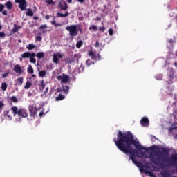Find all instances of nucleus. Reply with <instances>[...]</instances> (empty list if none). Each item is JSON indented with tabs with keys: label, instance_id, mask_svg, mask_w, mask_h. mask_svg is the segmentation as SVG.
<instances>
[{
	"label": "nucleus",
	"instance_id": "1",
	"mask_svg": "<svg viewBox=\"0 0 177 177\" xmlns=\"http://www.w3.org/2000/svg\"><path fill=\"white\" fill-rule=\"evenodd\" d=\"M114 143L120 151L125 154H130V160L136 158L135 156H136V150L132 148L133 144H132V141H131V138L127 131L122 132L121 130H119L117 133V138H114Z\"/></svg>",
	"mask_w": 177,
	"mask_h": 177
},
{
	"label": "nucleus",
	"instance_id": "2",
	"mask_svg": "<svg viewBox=\"0 0 177 177\" xmlns=\"http://www.w3.org/2000/svg\"><path fill=\"white\" fill-rule=\"evenodd\" d=\"M161 151H158L156 156L158 157L156 159L154 158V155L150 154L151 161L155 165L164 168L166 167L164 162H167L170 165H175L177 162V153L171 155V158L168 157L169 153H171V149L167 147H161Z\"/></svg>",
	"mask_w": 177,
	"mask_h": 177
},
{
	"label": "nucleus",
	"instance_id": "3",
	"mask_svg": "<svg viewBox=\"0 0 177 177\" xmlns=\"http://www.w3.org/2000/svg\"><path fill=\"white\" fill-rule=\"evenodd\" d=\"M127 133L131 141V143L133 144V146H135L136 149H137V157H139L140 158H143V157H145L146 154H147L149 151V148L142 146L139 141H136L133 138V134H132L131 131H127Z\"/></svg>",
	"mask_w": 177,
	"mask_h": 177
},
{
	"label": "nucleus",
	"instance_id": "4",
	"mask_svg": "<svg viewBox=\"0 0 177 177\" xmlns=\"http://www.w3.org/2000/svg\"><path fill=\"white\" fill-rule=\"evenodd\" d=\"M10 110L14 117H16L17 115H18L19 118H27V117H28L27 110L25 109H19L17 106H12Z\"/></svg>",
	"mask_w": 177,
	"mask_h": 177
},
{
	"label": "nucleus",
	"instance_id": "5",
	"mask_svg": "<svg viewBox=\"0 0 177 177\" xmlns=\"http://www.w3.org/2000/svg\"><path fill=\"white\" fill-rule=\"evenodd\" d=\"M66 30L69 32L71 37H77V35H78L77 25L68 26L66 27Z\"/></svg>",
	"mask_w": 177,
	"mask_h": 177
},
{
	"label": "nucleus",
	"instance_id": "6",
	"mask_svg": "<svg viewBox=\"0 0 177 177\" xmlns=\"http://www.w3.org/2000/svg\"><path fill=\"white\" fill-rule=\"evenodd\" d=\"M16 3L19 4V8L21 10H26L27 8V1L26 0H15Z\"/></svg>",
	"mask_w": 177,
	"mask_h": 177
},
{
	"label": "nucleus",
	"instance_id": "7",
	"mask_svg": "<svg viewBox=\"0 0 177 177\" xmlns=\"http://www.w3.org/2000/svg\"><path fill=\"white\" fill-rule=\"evenodd\" d=\"M57 78L58 81H61L62 84H67V82H68V80H70V76H68V75L63 74L62 76L59 75Z\"/></svg>",
	"mask_w": 177,
	"mask_h": 177
},
{
	"label": "nucleus",
	"instance_id": "8",
	"mask_svg": "<svg viewBox=\"0 0 177 177\" xmlns=\"http://www.w3.org/2000/svg\"><path fill=\"white\" fill-rule=\"evenodd\" d=\"M59 59H63V55L60 53H54L53 55V62L55 64H59Z\"/></svg>",
	"mask_w": 177,
	"mask_h": 177
},
{
	"label": "nucleus",
	"instance_id": "9",
	"mask_svg": "<svg viewBox=\"0 0 177 177\" xmlns=\"http://www.w3.org/2000/svg\"><path fill=\"white\" fill-rule=\"evenodd\" d=\"M58 6L61 10H67L68 9V6L64 0H61L58 3Z\"/></svg>",
	"mask_w": 177,
	"mask_h": 177
},
{
	"label": "nucleus",
	"instance_id": "10",
	"mask_svg": "<svg viewBox=\"0 0 177 177\" xmlns=\"http://www.w3.org/2000/svg\"><path fill=\"white\" fill-rule=\"evenodd\" d=\"M140 124L142 125V127H149V125H150L149 119L146 117L142 118L140 120Z\"/></svg>",
	"mask_w": 177,
	"mask_h": 177
},
{
	"label": "nucleus",
	"instance_id": "11",
	"mask_svg": "<svg viewBox=\"0 0 177 177\" xmlns=\"http://www.w3.org/2000/svg\"><path fill=\"white\" fill-rule=\"evenodd\" d=\"M38 109L32 106H29V111L30 113V117H35L37 115V111Z\"/></svg>",
	"mask_w": 177,
	"mask_h": 177
},
{
	"label": "nucleus",
	"instance_id": "12",
	"mask_svg": "<svg viewBox=\"0 0 177 177\" xmlns=\"http://www.w3.org/2000/svg\"><path fill=\"white\" fill-rule=\"evenodd\" d=\"M14 71L17 74H23V70L21 69V66H20V65H19V64H16L14 66Z\"/></svg>",
	"mask_w": 177,
	"mask_h": 177
},
{
	"label": "nucleus",
	"instance_id": "13",
	"mask_svg": "<svg viewBox=\"0 0 177 177\" xmlns=\"http://www.w3.org/2000/svg\"><path fill=\"white\" fill-rule=\"evenodd\" d=\"M64 92V93L66 95H67L68 93V92H70V87L68 86H62V90H60V88H57V92Z\"/></svg>",
	"mask_w": 177,
	"mask_h": 177
},
{
	"label": "nucleus",
	"instance_id": "14",
	"mask_svg": "<svg viewBox=\"0 0 177 177\" xmlns=\"http://www.w3.org/2000/svg\"><path fill=\"white\" fill-rule=\"evenodd\" d=\"M167 85H171L174 82V71H171L169 75V81H166Z\"/></svg>",
	"mask_w": 177,
	"mask_h": 177
},
{
	"label": "nucleus",
	"instance_id": "15",
	"mask_svg": "<svg viewBox=\"0 0 177 177\" xmlns=\"http://www.w3.org/2000/svg\"><path fill=\"white\" fill-rule=\"evenodd\" d=\"M35 56H37V54L35 53H32L31 55L30 56L29 62L30 63H33V64H35L37 63V59H35Z\"/></svg>",
	"mask_w": 177,
	"mask_h": 177
},
{
	"label": "nucleus",
	"instance_id": "16",
	"mask_svg": "<svg viewBox=\"0 0 177 177\" xmlns=\"http://www.w3.org/2000/svg\"><path fill=\"white\" fill-rule=\"evenodd\" d=\"M88 55L93 60H97V55L93 51L89 50Z\"/></svg>",
	"mask_w": 177,
	"mask_h": 177
},
{
	"label": "nucleus",
	"instance_id": "17",
	"mask_svg": "<svg viewBox=\"0 0 177 177\" xmlns=\"http://www.w3.org/2000/svg\"><path fill=\"white\" fill-rule=\"evenodd\" d=\"M10 113V111L9 110L5 111L3 113L4 117L5 118H7L8 121H12V116L9 115Z\"/></svg>",
	"mask_w": 177,
	"mask_h": 177
},
{
	"label": "nucleus",
	"instance_id": "18",
	"mask_svg": "<svg viewBox=\"0 0 177 177\" xmlns=\"http://www.w3.org/2000/svg\"><path fill=\"white\" fill-rule=\"evenodd\" d=\"M5 9V5L0 3V12L3 15V16H8V12L6 10H3Z\"/></svg>",
	"mask_w": 177,
	"mask_h": 177
},
{
	"label": "nucleus",
	"instance_id": "19",
	"mask_svg": "<svg viewBox=\"0 0 177 177\" xmlns=\"http://www.w3.org/2000/svg\"><path fill=\"white\" fill-rule=\"evenodd\" d=\"M4 6L6 7L8 10H10L12 9V8H13V4L12 3L11 1H7L5 3Z\"/></svg>",
	"mask_w": 177,
	"mask_h": 177
},
{
	"label": "nucleus",
	"instance_id": "20",
	"mask_svg": "<svg viewBox=\"0 0 177 177\" xmlns=\"http://www.w3.org/2000/svg\"><path fill=\"white\" fill-rule=\"evenodd\" d=\"M31 56V53L30 52H25L21 55L22 59H28Z\"/></svg>",
	"mask_w": 177,
	"mask_h": 177
},
{
	"label": "nucleus",
	"instance_id": "21",
	"mask_svg": "<svg viewBox=\"0 0 177 177\" xmlns=\"http://www.w3.org/2000/svg\"><path fill=\"white\" fill-rule=\"evenodd\" d=\"M20 28H21V26H17V25L16 24H15L14 27L12 29V32H17V31H19L20 30Z\"/></svg>",
	"mask_w": 177,
	"mask_h": 177
},
{
	"label": "nucleus",
	"instance_id": "22",
	"mask_svg": "<svg viewBox=\"0 0 177 177\" xmlns=\"http://www.w3.org/2000/svg\"><path fill=\"white\" fill-rule=\"evenodd\" d=\"M67 16H68V12H66L64 14L62 12L57 13V17H67Z\"/></svg>",
	"mask_w": 177,
	"mask_h": 177
},
{
	"label": "nucleus",
	"instance_id": "23",
	"mask_svg": "<svg viewBox=\"0 0 177 177\" xmlns=\"http://www.w3.org/2000/svg\"><path fill=\"white\" fill-rule=\"evenodd\" d=\"M27 71L28 74H34V68H32V66H31V64L28 65Z\"/></svg>",
	"mask_w": 177,
	"mask_h": 177
},
{
	"label": "nucleus",
	"instance_id": "24",
	"mask_svg": "<svg viewBox=\"0 0 177 177\" xmlns=\"http://www.w3.org/2000/svg\"><path fill=\"white\" fill-rule=\"evenodd\" d=\"M36 56L38 59H42L43 57H45V53L39 52L37 53Z\"/></svg>",
	"mask_w": 177,
	"mask_h": 177
},
{
	"label": "nucleus",
	"instance_id": "25",
	"mask_svg": "<svg viewBox=\"0 0 177 177\" xmlns=\"http://www.w3.org/2000/svg\"><path fill=\"white\" fill-rule=\"evenodd\" d=\"M32 85V83H31V82L27 81L26 85L24 86V89H30Z\"/></svg>",
	"mask_w": 177,
	"mask_h": 177
},
{
	"label": "nucleus",
	"instance_id": "26",
	"mask_svg": "<svg viewBox=\"0 0 177 177\" xmlns=\"http://www.w3.org/2000/svg\"><path fill=\"white\" fill-rule=\"evenodd\" d=\"M26 49H28V50H32V49H35V45L29 44L26 46Z\"/></svg>",
	"mask_w": 177,
	"mask_h": 177
},
{
	"label": "nucleus",
	"instance_id": "27",
	"mask_svg": "<svg viewBox=\"0 0 177 177\" xmlns=\"http://www.w3.org/2000/svg\"><path fill=\"white\" fill-rule=\"evenodd\" d=\"M136 167H138V168H140L141 171H143V168H145V167L143 165L142 162H138V163L136 165Z\"/></svg>",
	"mask_w": 177,
	"mask_h": 177
},
{
	"label": "nucleus",
	"instance_id": "28",
	"mask_svg": "<svg viewBox=\"0 0 177 177\" xmlns=\"http://www.w3.org/2000/svg\"><path fill=\"white\" fill-rule=\"evenodd\" d=\"M23 77H19L18 79H17V85H19V86H21L23 85Z\"/></svg>",
	"mask_w": 177,
	"mask_h": 177
},
{
	"label": "nucleus",
	"instance_id": "29",
	"mask_svg": "<svg viewBox=\"0 0 177 177\" xmlns=\"http://www.w3.org/2000/svg\"><path fill=\"white\" fill-rule=\"evenodd\" d=\"M145 174H149V176L151 177H156V176L154 175V173H153V171H150L149 170H144Z\"/></svg>",
	"mask_w": 177,
	"mask_h": 177
},
{
	"label": "nucleus",
	"instance_id": "30",
	"mask_svg": "<svg viewBox=\"0 0 177 177\" xmlns=\"http://www.w3.org/2000/svg\"><path fill=\"white\" fill-rule=\"evenodd\" d=\"M84 42L82 41V40L78 41L76 44V48H77V49H80V48L82 46Z\"/></svg>",
	"mask_w": 177,
	"mask_h": 177
},
{
	"label": "nucleus",
	"instance_id": "31",
	"mask_svg": "<svg viewBox=\"0 0 177 177\" xmlns=\"http://www.w3.org/2000/svg\"><path fill=\"white\" fill-rule=\"evenodd\" d=\"M39 77H41V78H44L45 75H46V71H41L39 72Z\"/></svg>",
	"mask_w": 177,
	"mask_h": 177
},
{
	"label": "nucleus",
	"instance_id": "32",
	"mask_svg": "<svg viewBox=\"0 0 177 177\" xmlns=\"http://www.w3.org/2000/svg\"><path fill=\"white\" fill-rule=\"evenodd\" d=\"M86 64H87V67H89V66H92L93 64H95V62H92V60H91V59H88L86 62Z\"/></svg>",
	"mask_w": 177,
	"mask_h": 177
},
{
	"label": "nucleus",
	"instance_id": "33",
	"mask_svg": "<svg viewBox=\"0 0 177 177\" xmlns=\"http://www.w3.org/2000/svg\"><path fill=\"white\" fill-rule=\"evenodd\" d=\"M10 100L11 102H12L13 103H17V102H19V100H17V97H16V96H12V97H10Z\"/></svg>",
	"mask_w": 177,
	"mask_h": 177
},
{
	"label": "nucleus",
	"instance_id": "34",
	"mask_svg": "<svg viewBox=\"0 0 177 177\" xmlns=\"http://www.w3.org/2000/svg\"><path fill=\"white\" fill-rule=\"evenodd\" d=\"M64 98H65L64 95L59 94V96H57L55 98V100H57V101L63 100V99H64Z\"/></svg>",
	"mask_w": 177,
	"mask_h": 177
},
{
	"label": "nucleus",
	"instance_id": "35",
	"mask_svg": "<svg viewBox=\"0 0 177 177\" xmlns=\"http://www.w3.org/2000/svg\"><path fill=\"white\" fill-rule=\"evenodd\" d=\"M39 86H41L42 90L45 89V86H46V84H45V80H42L41 81V84H39Z\"/></svg>",
	"mask_w": 177,
	"mask_h": 177
},
{
	"label": "nucleus",
	"instance_id": "36",
	"mask_svg": "<svg viewBox=\"0 0 177 177\" xmlns=\"http://www.w3.org/2000/svg\"><path fill=\"white\" fill-rule=\"evenodd\" d=\"M88 30H93V31H97V26L96 25H92L88 28Z\"/></svg>",
	"mask_w": 177,
	"mask_h": 177
},
{
	"label": "nucleus",
	"instance_id": "37",
	"mask_svg": "<svg viewBox=\"0 0 177 177\" xmlns=\"http://www.w3.org/2000/svg\"><path fill=\"white\" fill-rule=\"evenodd\" d=\"M1 89L3 91H6V89H8V84H6V83H2L1 84Z\"/></svg>",
	"mask_w": 177,
	"mask_h": 177
},
{
	"label": "nucleus",
	"instance_id": "38",
	"mask_svg": "<svg viewBox=\"0 0 177 177\" xmlns=\"http://www.w3.org/2000/svg\"><path fill=\"white\" fill-rule=\"evenodd\" d=\"M46 3H48V5H53V6L56 3L53 0H46Z\"/></svg>",
	"mask_w": 177,
	"mask_h": 177
},
{
	"label": "nucleus",
	"instance_id": "39",
	"mask_svg": "<svg viewBox=\"0 0 177 177\" xmlns=\"http://www.w3.org/2000/svg\"><path fill=\"white\" fill-rule=\"evenodd\" d=\"M26 16H34V12H32V10L31 9H28L26 12Z\"/></svg>",
	"mask_w": 177,
	"mask_h": 177
},
{
	"label": "nucleus",
	"instance_id": "40",
	"mask_svg": "<svg viewBox=\"0 0 177 177\" xmlns=\"http://www.w3.org/2000/svg\"><path fill=\"white\" fill-rule=\"evenodd\" d=\"M76 27H77V28H78L77 30H78V32H79V31H80V32H82V26H81V25H76Z\"/></svg>",
	"mask_w": 177,
	"mask_h": 177
},
{
	"label": "nucleus",
	"instance_id": "41",
	"mask_svg": "<svg viewBox=\"0 0 177 177\" xmlns=\"http://www.w3.org/2000/svg\"><path fill=\"white\" fill-rule=\"evenodd\" d=\"M167 89L169 92H174L175 88L174 87V86H170L167 87Z\"/></svg>",
	"mask_w": 177,
	"mask_h": 177
},
{
	"label": "nucleus",
	"instance_id": "42",
	"mask_svg": "<svg viewBox=\"0 0 177 177\" xmlns=\"http://www.w3.org/2000/svg\"><path fill=\"white\" fill-rule=\"evenodd\" d=\"M109 35L111 37V35H113V34H114V30H113V28H110L109 29Z\"/></svg>",
	"mask_w": 177,
	"mask_h": 177
},
{
	"label": "nucleus",
	"instance_id": "43",
	"mask_svg": "<svg viewBox=\"0 0 177 177\" xmlns=\"http://www.w3.org/2000/svg\"><path fill=\"white\" fill-rule=\"evenodd\" d=\"M172 115L174 117V118H176L177 117V109H175L172 113Z\"/></svg>",
	"mask_w": 177,
	"mask_h": 177
},
{
	"label": "nucleus",
	"instance_id": "44",
	"mask_svg": "<svg viewBox=\"0 0 177 177\" xmlns=\"http://www.w3.org/2000/svg\"><path fill=\"white\" fill-rule=\"evenodd\" d=\"M48 28V26H46V24H44V25H41L40 27H39V29L40 30H44L45 28Z\"/></svg>",
	"mask_w": 177,
	"mask_h": 177
},
{
	"label": "nucleus",
	"instance_id": "45",
	"mask_svg": "<svg viewBox=\"0 0 177 177\" xmlns=\"http://www.w3.org/2000/svg\"><path fill=\"white\" fill-rule=\"evenodd\" d=\"M174 129H177V127H169L168 130L169 132H172Z\"/></svg>",
	"mask_w": 177,
	"mask_h": 177
},
{
	"label": "nucleus",
	"instance_id": "46",
	"mask_svg": "<svg viewBox=\"0 0 177 177\" xmlns=\"http://www.w3.org/2000/svg\"><path fill=\"white\" fill-rule=\"evenodd\" d=\"M100 31H102V32H104V31L106 30V27L104 26H102L99 28Z\"/></svg>",
	"mask_w": 177,
	"mask_h": 177
},
{
	"label": "nucleus",
	"instance_id": "47",
	"mask_svg": "<svg viewBox=\"0 0 177 177\" xmlns=\"http://www.w3.org/2000/svg\"><path fill=\"white\" fill-rule=\"evenodd\" d=\"M131 161L133 162V164H135V165H136V164H138V160H136V158H134L133 159H131Z\"/></svg>",
	"mask_w": 177,
	"mask_h": 177
},
{
	"label": "nucleus",
	"instance_id": "48",
	"mask_svg": "<svg viewBox=\"0 0 177 177\" xmlns=\"http://www.w3.org/2000/svg\"><path fill=\"white\" fill-rule=\"evenodd\" d=\"M6 34L3 32H0V38H3L6 37Z\"/></svg>",
	"mask_w": 177,
	"mask_h": 177
},
{
	"label": "nucleus",
	"instance_id": "49",
	"mask_svg": "<svg viewBox=\"0 0 177 177\" xmlns=\"http://www.w3.org/2000/svg\"><path fill=\"white\" fill-rule=\"evenodd\" d=\"M36 41H42V37L37 36L36 37Z\"/></svg>",
	"mask_w": 177,
	"mask_h": 177
},
{
	"label": "nucleus",
	"instance_id": "50",
	"mask_svg": "<svg viewBox=\"0 0 177 177\" xmlns=\"http://www.w3.org/2000/svg\"><path fill=\"white\" fill-rule=\"evenodd\" d=\"M95 48H99L100 46V44H99V41H97L96 43L94 44Z\"/></svg>",
	"mask_w": 177,
	"mask_h": 177
},
{
	"label": "nucleus",
	"instance_id": "51",
	"mask_svg": "<svg viewBox=\"0 0 177 177\" xmlns=\"http://www.w3.org/2000/svg\"><path fill=\"white\" fill-rule=\"evenodd\" d=\"M5 107V104H3V102L0 101V109H3Z\"/></svg>",
	"mask_w": 177,
	"mask_h": 177
},
{
	"label": "nucleus",
	"instance_id": "52",
	"mask_svg": "<svg viewBox=\"0 0 177 177\" xmlns=\"http://www.w3.org/2000/svg\"><path fill=\"white\" fill-rule=\"evenodd\" d=\"M8 75H9V72L3 73L2 75V77H3V78H6V77H8Z\"/></svg>",
	"mask_w": 177,
	"mask_h": 177
},
{
	"label": "nucleus",
	"instance_id": "53",
	"mask_svg": "<svg viewBox=\"0 0 177 177\" xmlns=\"http://www.w3.org/2000/svg\"><path fill=\"white\" fill-rule=\"evenodd\" d=\"M169 44H170V45L173 46L174 45V40H172V39H170L168 40Z\"/></svg>",
	"mask_w": 177,
	"mask_h": 177
},
{
	"label": "nucleus",
	"instance_id": "54",
	"mask_svg": "<svg viewBox=\"0 0 177 177\" xmlns=\"http://www.w3.org/2000/svg\"><path fill=\"white\" fill-rule=\"evenodd\" d=\"M48 91H49V87H47V88H46V90L44 91V95H46V93H48Z\"/></svg>",
	"mask_w": 177,
	"mask_h": 177
},
{
	"label": "nucleus",
	"instance_id": "55",
	"mask_svg": "<svg viewBox=\"0 0 177 177\" xmlns=\"http://www.w3.org/2000/svg\"><path fill=\"white\" fill-rule=\"evenodd\" d=\"M44 113H45V112H44V111H41L39 113V117H42V115H44Z\"/></svg>",
	"mask_w": 177,
	"mask_h": 177
},
{
	"label": "nucleus",
	"instance_id": "56",
	"mask_svg": "<svg viewBox=\"0 0 177 177\" xmlns=\"http://www.w3.org/2000/svg\"><path fill=\"white\" fill-rule=\"evenodd\" d=\"M60 26H62V24H60V23H55V27H59Z\"/></svg>",
	"mask_w": 177,
	"mask_h": 177
},
{
	"label": "nucleus",
	"instance_id": "57",
	"mask_svg": "<svg viewBox=\"0 0 177 177\" xmlns=\"http://www.w3.org/2000/svg\"><path fill=\"white\" fill-rule=\"evenodd\" d=\"M77 2H80V3H84L85 2V0H76Z\"/></svg>",
	"mask_w": 177,
	"mask_h": 177
},
{
	"label": "nucleus",
	"instance_id": "58",
	"mask_svg": "<svg viewBox=\"0 0 177 177\" xmlns=\"http://www.w3.org/2000/svg\"><path fill=\"white\" fill-rule=\"evenodd\" d=\"M98 60H102V57L100 56V54H97Z\"/></svg>",
	"mask_w": 177,
	"mask_h": 177
},
{
	"label": "nucleus",
	"instance_id": "59",
	"mask_svg": "<svg viewBox=\"0 0 177 177\" xmlns=\"http://www.w3.org/2000/svg\"><path fill=\"white\" fill-rule=\"evenodd\" d=\"M45 17L46 20H49L50 19L49 15H46Z\"/></svg>",
	"mask_w": 177,
	"mask_h": 177
},
{
	"label": "nucleus",
	"instance_id": "60",
	"mask_svg": "<svg viewBox=\"0 0 177 177\" xmlns=\"http://www.w3.org/2000/svg\"><path fill=\"white\" fill-rule=\"evenodd\" d=\"M51 24L53 25V26H55L56 25V21H51Z\"/></svg>",
	"mask_w": 177,
	"mask_h": 177
},
{
	"label": "nucleus",
	"instance_id": "61",
	"mask_svg": "<svg viewBox=\"0 0 177 177\" xmlns=\"http://www.w3.org/2000/svg\"><path fill=\"white\" fill-rule=\"evenodd\" d=\"M68 3H71L73 2V0H66Z\"/></svg>",
	"mask_w": 177,
	"mask_h": 177
},
{
	"label": "nucleus",
	"instance_id": "62",
	"mask_svg": "<svg viewBox=\"0 0 177 177\" xmlns=\"http://www.w3.org/2000/svg\"><path fill=\"white\" fill-rule=\"evenodd\" d=\"M33 19L34 20H38V17H34Z\"/></svg>",
	"mask_w": 177,
	"mask_h": 177
},
{
	"label": "nucleus",
	"instance_id": "63",
	"mask_svg": "<svg viewBox=\"0 0 177 177\" xmlns=\"http://www.w3.org/2000/svg\"><path fill=\"white\" fill-rule=\"evenodd\" d=\"M174 64L175 67L177 68V62H175Z\"/></svg>",
	"mask_w": 177,
	"mask_h": 177
},
{
	"label": "nucleus",
	"instance_id": "64",
	"mask_svg": "<svg viewBox=\"0 0 177 177\" xmlns=\"http://www.w3.org/2000/svg\"><path fill=\"white\" fill-rule=\"evenodd\" d=\"M20 62H23V57L19 58Z\"/></svg>",
	"mask_w": 177,
	"mask_h": 177
}]
</instances>
